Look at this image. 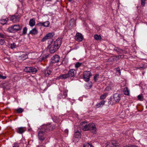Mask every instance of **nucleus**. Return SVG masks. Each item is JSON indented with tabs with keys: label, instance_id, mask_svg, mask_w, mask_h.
Segmentation results:
<instances>
[{
	"label": "nucleus",
	"instance_id": "1",
	"mask_svg": "<svg viewBox=\"0 0 147 147\" xmlns=\"http://www.w3.org/2000/svg\"><path fill=\"white\" fill-rule=\"evenodd\" d=\"M80 127L84 131H89L94 134L96 133L97 130L94 123H92L87 124L86 121L82 122L81 123Z\"/></svg>",
	"mask_w": 147,
	"mask_h": 147
},
{
	"label": "nucleus",
	"instance_id": "2",
	"mask_svg": "<svg viewBox=\"0 0 147 147\" xmlns=\"http://www.w3.org/2000/svg\"><path fill=\"white\" fill-rule=\"evenodd\" d=\"M62 38H59L55 42L53 45L49 46V52L51 53H55L60 47L62 43Z\"/></svg>",
	"mask_w": 147,
	"mask_h": 147
},
{
	"label": "nucleus",
	"instance_id": "3",
	"mask_svg": "<svg viewBox=\"0 0 147 147\" xmlns=\"http://www.w3.org/2000/svg\"><path fill=\"white\" fill-rule=\"evenodd\" d=\"M121 95L118 93H115L111 97L108 102L109 104L113 105L118 103L121 99Z\"/></svg>",
	"mask_w": 147,
	"mask_h": 147
},
{
	"label": "nucleus",
	"instance_id": "4",
	"mask_svg": "<svg viewBox=\"0 0 147 147\" xmlns=\"http://www.w3.org/2000/svg\"><path fill=\"white\" fill-rule=\"evenodd\" d=\"M22 27L19 25L15 24L9 27L7 29V31L10 33H15L21 30Z\"/></svg>",
	"mask_w": 147,
	"mask_h": 147
},
{
	"label": "nucleus",
	"instance_id": "5",
	"mask_svg": "<svg viewBox=\"0 0 147 147\" xmlns=\"http://www.w3.org/2000/svg\"><path fill=\"white\" fill-rule=\"evenodd\" d=\"M45 132L44 129H42V128L41 129L38 131V137L40 141L39 143H41L42 142L45 140L46 135L45 134Z\"/></svg>",
	"mask_w": 147,
	"mask_h": 147
},
{
	"label": "nucleus",
	"instance_id": "6",
	"mask_svg": "<svg viewBox=\"0 0 147 147\" xmlns=\"http://www.w3.org/2000/svg\"><path fill=\"white\" fill-rule=\"evenodd\" d=\"M120 144L115 140L112 141L111 142H107L105 144L104 147H117Z\"/></svg>",
	"mask_w": 147,
	"mask_h": 147
},
{
	"label": "nucleus",
	"instance_id": "7",
	"mask_svg": "<svg viewBox=\"0 0 147 147\" xmlns=\"http://www.w3.org/2000/svg\"><path fill=\"white\" fill-rule=\"evenodd\" d=\"M55 128V125L52 123H49L46 125H43L42 127V129H44L45 131H52Z\"/></svg>",
	"mask_w": 147,
	"mask_h": 147
},
{
	"label": "nucleus",
	"instance_id": "8",
	"mask_svg": "<svg viewBox=\"0 0 147 147\" xmlns=\"http://www.w3.org/2000/svg\"><path fill=\"white\" fill-rule=\"evenodd\" d=\"M24 70L27 73H31L33 74H35L37 71V69L34 67H26Z\"/></svg>",
	"mask_w": 147,
	"mask_h": 147
},
{
	"label": "nucleus",
	"instance_id": "9",
	"mask_svg": "<svg viewBox=\"0 0 147 147\" xmlns=\"http://www.w3.org/2000/svg\"><path fill=\"white\" fill-rule=\"evenodd\" d=\"M68 90H65L63 92L59 94L57 96V99L59 100L65 98L67 96Z\"/></svg>",
	"mask_w": 147,
	"mask_h": 147
},
{
	"label": "nucleus",
	"instance_id": "10",
	"mask_svg": "<svg viewBox=\"0 0 147 147\" xmlns=\"http://www.w3.org/2000/svg\"><path fill=\"white\" fill-rule=\"evenodd\" d=\"M91 76V73L90 71H84L83 74V78L84 80L86 82L88 81Z\"/></svg>",
	"mask_w": 147,
	"mask_h": 147
},
{
	"label": "nucleus",
	"instance_id": "11",
	"mask_svg": "<svg viewBox=\"0 0 147 147\" xmlns=\"http://www.w3.org/2000/svg\"><path fill=\"white\" fill-rule=\"evenodd\" d=\"M54 35V33L53 32L49 33L45 36L41 40L42 42H44L46 40L50 39L52 38Z\"/></svg>",
	"mask_w": 147,
	"mask_h": 147
},
{
	"label": "nucleus",
	"instance_id": "12",
	"mask_svg": "<svg viewBox=\"0 0 147 147\" xmlns=\"http://www.w3.org/2000/svg\"><path fill=\"white\" fill-rule=\"evenodd\" d=\"M60 59V57L58 55H55L53 56L51 58L50 63H53L58 62Z\"/></svg>",
	"mask_w": 147,
	"mask_h": 147
},
{
	"label": "nucleus",
	"instance_id": "13",
	"mask_svg": "<svg viewBox=\"0 0 147 147\" xmlns=\"http://www.w3.org/2000/svg\"><path fill=\"white\" fill-rule=\"evenodd\" d=\"M19 16L16 15H12L10 17L11 20L13 22H19Z\"/></svg>",
	"mask_w": 147,
	"mask_h": 147
},
{
	"label": "nucleus",
	"instance_id": "14",
	"mask_svg": "<svg viewBox=\"0 0 147 147\" xmlns=\"http://www.w3.org/2000/svg\"><path fill=\"white\" fill-rule=\"evenodd\" d=\"M115 46V48L114 49V50L116 51L118 53H126L127 52L125 51V50H123L122 49H120L118 47H116Z\"/></svg>",
	"mask_w": 147,
	"mask_h": 147
},
{
	"label": "nucleus",
	"instance_id": "15",
	"mask_svg": "<svg viewBox=\"0 0 147 147\" xmlns=\"http://www.w3.org/2000/svg\"><path fill=\"white\" fill-rule=\"evenodd\" d=\"M75 40L78 41L80 42L82 41L83 39V36L81 34L78 33H77L76 36H75Z\"/></svg>",
	"mask_w": 147,
	"mask_h": 147
},
{
	"label": "nucleus",
	"instance_id": "16",
	"mask_svg": "<svg viewBox=\"0 0 147 147\" xmlns=\"http://www.w3.org/2000/svg\"><path fill=\"white\" fill-rule=\"evenodd\" d=\"M8 20L7 18L5 16H3L0 20V23L2 25L6 24Z\"/></svg>",
	"mask_w": 147,
	"mask_h": 147
},
{
	"label": "nucleus",
	"instance_id": "17",
	"mask_svg": "<svg viewBox=\"0 0 147 147\" xmlns=\"http://www.w3.org/2000/svg\"><path fill=\"white\" fill-rule=\"evenodd\" d=\"M76 74V70L74 69H71L69 71L67 74L69 77L71 78L74 77Z\"/></svg>",
	"mask_w": 147,
	"mask_h": 147
},
{
	"label": "nucleus",
	"instance_id": "18",
	"mask_svg": "<svg viewBox=\"0 0 147 147\" xmlns=\"http://www.w3.org/2000/svg\"><path fill=\"white\" fill-rule=\"evenodd\" d=\"M51 71L48 67H47L44 70V73L46 76H48L51 74Z\"/></svg>",
	"mask_w": 147,
	"mask_h": 147
},
{
	"label": "nucleus",
	"instance_id": "19",
	"mask_svg": "<svg viewBox=\"0 0 147 147\" xmlns=\"http://www.w3.org/2000/svg\"><path fill=\"white\" fill-rule=\"evenodd\" d=\"M49 56V54L48 53L45 54L42 53L40 57V59H41V61H42L48 58Z\"/></svg>",
	"mask_w": 147,
	"mask_h": 147
},
{
	"label": "nucleus",
	"instance_id": "20",
	"mask_svg": "<svg viewBox=\"0 0 147 147\" xmlns=\"http://www.w3.org/2000/svg\"><path fill=\"white\" fill-rule=\"evenodd\" d=\"M25 131V128L24 127H20L17 129V132L20 134H22Z\"/></svg>",
	"mask_w": 147,
	"mask_h": 147
},
{
	"label": "nucleus",
	"instance_id": "21",
	"mask_svg": "<svg viewBox=\"0 0 147 147\" xmlns=\"http://www.w3.org/2000/svg\"><path fill=\"white\" fill-rule=\"evenodd\" d=\"M38 32V31L36 28H34L30 31L29 33L32 35H36L37 34Z\"/></svg>",
	"mask_w": 147,
	"mask_h": 147
},
{
	"label": "nucleus",
	"instance_id": "22",
	"mask_svg": "<svg viewBox=\"0 0 147 147\" xmlns=\"http://www.w3.org/2000/svg\"><path fill=\"white\" fill-rule=\"evenodd\" d=\"M35 20L34 19H32L30 20L29 22V25L30 26H34L35 25Z\"/></svg>",
	"mask_w": 147,
	"mask_h": 147
},
{
	"label": "nucleus",
	"instance_id": "23",
	"mask_svg": "<svg viewBox=\"0 0 147 147\" xmlns=\"http://www.w3.org/2000/svg\"><path fill=\"white\" fill-rule=\"evenodd\" d=\"M19 57L22 60H24L28 58V56L26 54H23L20 56Z\"/></svg>",
	"mask_w": 147,
	"mask_h": 147
},
{
	"label": "nucleus",
	"instance_id": "24",
	"mask_svg": "<svg viewBox=\"0 0 147 147\" xmlns=\"http://www.w3.org/2000/svg\"><path fill=\"white\" fill-rule=\"evenodd\" d=\"M123 92L125 94L128 95L129 94V91L127 87H125L123 90Z\"/></svg>",
	"mask_w": 147,
	"mask_h": 147
},
{
	"label": "nucleus",
	"instance_id": "25",
	"mask_svg": "<svg viewBox=\"0 0 147 147\" xmlns=\"http://www.w3.org/2000/svg\"><path fill=\"white\" fill-rule=\"evenodd\" d=\"M80 133L79 130H77L75 133L74 137L77 138L80 137Z\"/></svg>",
	"mask_w": 147,
	"mask_h": 147
},
{
	"label": "nucleus",
	"instance_id": "26",
	"mask_svg": "<svg viewBox=\"0 0 147 147\" xmlns=\"http://www.w3.org/2000/svg\"><path fill=\"white\" fill-rule=\"evenodd\" d=\"M59 77L61 79H65L67 78H69L67 74L61 75Z\"/></svg>",
	"mask_w": 147,
	"mask_h": 147
},
{
	"label": "nucleus",
	"instance_id": "27",
	"mask_svg": "<svg viewBox=\"0 0 147 147\" xmlns=\"http://www.w3.org/2000/svg\"><path fill=\"white\" fill-rule=\"evenodd\" d=\"M105 101L102 100L98 104H97L96 105V106L98 108L101 106V105H104L105 103Z\"/></svg>",
	"mask_w": 147,
	"mask_h": 147
},
{
	"label": "nucleus",
	"instance_id": "28",
	"mask_svg": "<svg viewBox=\"0 0 147 147\" xmlns=\"http://www.w3.org/2000/svg\"><path fill=\"white\" fill-rule=\"evenodd\" d=\"M94 38L95 40H100L101 39L100 35H98V34L95 35L94 36Z\"/></svg>",
	"mask_w": 147,
	"mask_h": 147
},
{
	"label": "nucleus",
	"instance_id": "29",
	"mask_svg": "<svg viewBox=\"0 0 147 147\" xmlns=\"http://www.w3.org/2000/svg\"><path fill=\"white\" fill-rule=\"evenodd\" d=\"M108 93H104L100 97V98L101 99H105L106 96L108 95Z\"/></svg>",
	"mask_w": 147,
	"mask_h": 147
},
{
	"label": "nucleus",
	"instance_id": "30",
	"mask_svg": "<svg viewBox=\"0 0 147 147\" xmlns=\"http://www.w3.org/2000/svg\"><path fill=\"white\" fill-rule=\"evenodd\" d=\"M93 146L89 143H85L83 144V147H92Z\"/></svg>",
	"mask_w": 147,
	"mask_h": 147
},
{
	"label": "nucleus",
	"instance_id": "31",
	"mask_svg": "<svg viewBox=\"0 0 147 147\" xmlns=\"http://www.w3.org/2000/svg\"><path fill=\"white\" fill-rule=\"evenodd\" d=\"M6 37L7 36L5 34L0 32V38L5 39L6 38Z\"/></svg>",
	"mask_w": 147,
	"mask_h": 147
},
{
	"label": "nucleus",
	"instance_id": "32",
	"mask_svg": "<svg viewBox=\"0 0 147 147\" xmlns=\"http://www.w3.org/2000/svg\"><path fill=\"white\" fill-rule=\"evenodd\" d=\"M16 47L17 46H16V44L15 43L13 42L11 44L10 47L11 49H13L16 48Z\"/></svg>",
	"mask_w": 147,
	"mask_h": 147
},
{
	"label": "nucleus",
	"instance_id": "33",
	"mask_svg": "<svg viewBox=\"0 0 147 147\" xmlns=\"http://www.w3.org/2000/svg\"><path fill=\"white\" fill-rule=\"evenodd\" d=\"M138 99L141 101H142L143 100V97L142 96V94H140L138 96Z\"/></svg>",
	"mask_w": 147,
	"mask_h": 147
},
{
	"label": "nucleus",
	"instance_id": "34",
	"mask_svg": "<svg viewBox=\"0 0 147 147\" xmlns=\"http://www.w3.org/2000/svg\"><path fill=\"white\" fill-rule=\"evenodd\" d=\"M16 111L18 113H21L23 112V109L22 108H20L16 109Z\"/></svg>",
	"mask_w": 147,
	"mask_h": 147
},
{
	"label": "nucleus",
	"instance_id": "35",
	"mask_svg": "<svg viewBox=\"0 0 147 147\" xmlns=\"http://www.w3.org/2000/svg\"><path fill=\"white\" fill-rule=\"evenodd\" d=\"M50 24V22L49 21H46L43 22V26L45 27H48Z\"/></svg>",
	"mask_w": 147,
	"mask_h": 147
},
{
	"label": "nucleus",
	"instance_id": "36",
	"mask_svg": "<svg viewBox=\"0 0 147 147\" xmlns=\"http://www.w3.org/2000/svg\"><path fill=\"white\" fill-rule=\"evenodd\" d=\"M5 42V40L4 39H0V45H3Z\"/></svg>",
	"mask_w": 147,
	"mask_h": 147
},
{
	"label": "nucleus",
	"instance_id": "37",
	"mask_svg": "<svg viewBox=\"0 0 147 147\" xmlns=\"http://www.w3.org/2000/svg\"><path fill=\"white\" fill-rule=\"evenodd\" d=\"M27 31V29L26 27H25L23 28V34L25 35L26 34Z\"/></svg>",
	"mask_w": 147,
	"mask_h": 147
},
{
	"label": "nucleus",
	"instance_id": "38",
	"mask_svg": "<svg viewBox=\"0 0 147 147\" xmlns=\"http://www.w3.org/2000/svg\"><path fill=\"white\" fill-rule=\"evenodd\" d=\"M81 64V63L78 62L75 65V67L76 68H78V67L80 66Z\"/></svg>",
	"mask_w": 147,
	"mask_h": 147
},
{
	"label": "nucleus",
	"instance_id": "39",
	"mask_svg": "<svg viewBox=\"0 0 147 147\" xmlns=\"http://www.w3.org/2000/svg\"><path fill=\"white\" fill-rule=\"evenodd\" d=\"M115 69L116 71L117 72H118V74H119V75H120L121 72V71L120 70V69L119 67H117Z\"/></svg>",
	"mask_w": 147,
	"mask_h": 147
},
{
	"label": "nucleus",
	"instance_id": "40",
	"mask_svg": "<svg viewBox=\"0 0 147 147\" xmlns=\"http://www.w3.org/2000/svg\"><path fill=\"white\" fill-rule=\"evenodd\" d=\"M99 77V75L98 74H96L94 77V79L95 82L97 80V79Z\"/></svg>",
	"mask_w": 147,
	"mask_h": 147
},
{
	"label": "nucleus",
	"instance_id": "41",
	"mask_svg": "<svg viewBox=\"0 0 147 147\" xmlns=\"http://www.w3.org/2000/svg\"><path fill=\"white\" fill-rule=\"evenodd\" d=\"M145 1H146V0H141V5L142 7L144 6Z\"/></svg>",
	"mask_w": 147,
	"mask_h": 147
},
{
	"label": "nucleus",
	"instance_id": "42",
	"mask_svg": "<svg viewBox=\"0 0 147 147\" xmlns=\"http://www.w3.org/2000/svg\"><path fill=\"white\" fill-rule=\"evenodd\" d=\"M124 147H138L137 146L135 145H127L125 146Z\"/></svg>",
	"mask_w": 147,
	"mask_h": 147
},
{
	"label": "nucleus",
	"instance_id": "43",
	"mask_svg": "<svg viewBox=\"0 0 147 147\" xmlns=\"http://www.w3.org/2000/svg\"><path fill=\"white\" fill-rule=\"evenodd\" d=\"M37 25L40 26H43V22H40L38 23Z\"/></svg>",
	"mask_w": 147,
	"mask_h": 147
},
{
	"label": "nucleus",
	"instance_id": "44",
	"mask_svg": "<svg viewBox=\"0 0 147 147\" xmlns=\"http://www.w3.org/2000/svg\"><path fill=\"white\" fill-rule=\"evenodd\" d=\"M116 60V59L115 58H111L109 59V61L111 62H113Z\"/></svg>",
	"mask_w": 147,
	"mask_h": 147
},
{
	"label": "nucleus",
	"instance_id": "45",
	"mask_svg": "<svg viewBox=\"0 0 147 147\" xmlns=\"http://www.w3.org/2000/svg\"><path fill=\"white\" fill-rule=\"evenodd\" d=\"M144 68V66L143 65L142 66L139 67H137V69H143Z\"/></svg>",
	"mask_w": 147,
	"mask_h": 147
},
{
	"label": "nucleus",
	"instance_id": "46",
	"mask_svg": "<svg viewBox=\"0 0 147 147\" xmlns=\"http://www.w3.org/2000/svg\"><path fill=\"white\" fill-rule=\"evenodd\" d=\"M13 147H19V146L16 143H14Z\"/></svg>",
	"mask_w": 147,
	"mask_h": 147
},
{
	"label": "nucleus",
	"instance_id": "47",
	"mask_svg": "<svg viewBox=\"0 0 147 147\" xmlns=\"http://www.w3.org/2000/svg\"><path fill=\"white\" fill-rule=\"evenodd\" d=\"M89 88H91L92 85L91 82L89 84Z\"/></svg>",
	"mask_w": 147,
	"mask_h": 147
},
{
	"label": "nucleus",
	"instance_id": "48",
	"mask_svg": "<svg viewBox=\"0 0 147 147\" xmlns=\"http://www.w3.org/2000/svg\"><path fill=\"white\" fill-rule=\"evenodd\" d=\"M6 78V76H2L1 77V79H5Z\"/></svg>",
	"mask_w": 147,
	"mask_h": 147
},
{
	"label": "nucleus",
	"instance_id": "49",
	"mask_svg": "<svg viewBox=\"0 0 147 147\" xmlns=\"http://www.w3.org/2000/svg\"><path fill=\"white\" fill-rule=\"evenodd\" d=\"M111 89V88H109V87H107L106 89H105V90H107V91H109Z\"/></svg>",
	"mask_w": 147,
	"mask_h": 147
},
{
	"label": "nucleus",
	"instance_id": "50",
	"mask_svg": "<svg viewBox=\"0 0 147 147\" xmlns=\"http://www.w3.org/2000/svg\"><path fill=\"white\" fill-rule=\"evenodd\" d=\"M1 77H2V76L1 75H0V79H1Z\"/></svg>",
	"mask_w": 147,
	"mask_h": 147
},
{
	"label": "nucleus",
	"instance_id": "51",
	"mask_svg": "<svg viewBox=\"0 0 147 147\" xmlns=\"http://www.w3.org/2000/svg\"><path fill=\"white\" fill-rule=\"evenodd\" d=\"M121 56H118V58H121Z\"/></svg>",
	"mask_w": 147,
	"mask_h": 147
},
{
	"label": "nucleus",
	"instance_id": "52",
	"mask_svg": "<svg viewBox=\"0 0 147 147\" xmlns=\"http://www.w3.org/2000/svg\"><path fill=\"white\" fill-rule=\"evenodd\" d=\"M69 1L71 2L72 1V0H68Z\"/></svg>",
	"mask_w": 147,
	"mask_h": 147
},
{
	"label": "nucleus",
	"instance_id": "53",
	"mask_svg": "<svg viewBox=\"0 0 147 147\" xmlns=\"http://www.w3.org/2000/svg\"><path fill=\"white\" fill-rule=\"evenodd\" d=\"M50 86V85H48L47 86V87H49Z\"/></svg>",
	"mask_w": 147,
	"mask_h": 147
}]
</instances>
